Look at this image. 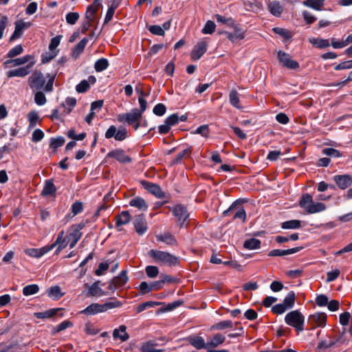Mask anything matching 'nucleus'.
<instances>
[{"label": "nucleus", "mask_w": 352, "mask_h": 352, "mask_svg": "<svg viewBox=\"0 0 352 352\" xmlns=\"http://www.w3.org/2000/svg\"><path fill=\"white\" fill-rule=\"evenodd\" d=\"M107 157L115 158L121 163H129L131 162V157L126 155L124 151L122 149H116L110 151L108 153Z\"/></svg>", "instance_id": "17"}, {"label": "nucleus", "mask_w": 352, "mask_h": 352, "mask_svg": "<svg viewBox=\"0 0 352 352\" xmlns=\"http://www.w3.org/2000/svg\"><path fill=\"white\" fill-rule=\"evenodd\" d=\"M352 338V332L351 331H346L345 329L342 332L338 339H336V342L342 344H345L349 342Z\"/></svg>", "instance_id": "49"}, {"label": "nucleus", "mask_w": 352, "mask_h": 352, "mask_svg": "<svg viewBox=\"0 0 352 352\" xmlns=\"http://www.w3.org/2000/svg\"><path fill=\"white\" fill-rule=\"evenodd\" d=\"M208 44L205 41H200L195 45L191 54L190 58L193 60L199 59L207 51Z\"/></svg>", "instance_id": "14"}, {"label": "nucleus", "mask_w": 352, "mask_h": 352, "mask_svg": "<svg viewBox=\"0 0 352 352\" xmlns=\"http://www.w3.org/2000/svg\"><path fill=\"white\" fill-rule=\"evenodd\" d=\"M216 25L212 21H208L204 28L202 29L203 34H212L215 30Z\"/></svg>", "instance_id": "63"}, {"label": "nucleus", "mask_w": 352, "mask_h": 352, "mask_svg": "<svg viewBox=\"0 0 352 352\" xmlns=\"http://www.w3.org/2000/svg\"><path fill=\"white\" fill-rule=\"evenodd\" d=\"M61 36H56L51 39L50 43L49 45V50L51 51L52 54L50 56H42V62L47 63L51 60L56 56V52H54L56 48L59 45L60 42Z\"/></svg>", "instance_id": "15"}, {"label": "nucleus", "mask_w": 352, "mask_h": 352, "mask_svg": "<svg viewBox=\"0 0 352 352\" xmlns=\"http://www.w3.org/2000/svg\"><path fill=\"white\" fill-rule=\"evenodd\" d=\"M54 76H52L45 84V78L39 71H35L28 78V84L33 91L43 90L51 92L53 90Z\"/></svg>", "instance_id": "1"}, {"label": "nucleus", "mask_w": 352, "mask_h": 352, "mask_svg": "<svg viewBox=\"0 0 352 352\" xmlns=\"http://www.w3.org/2000/svg\"><path fill=\"white\" fill-rule=\"evenodd\" d=\"M296 294L294 292H289L284 298L283 304L287 308V309L293 307L295 303Z\"/></svg>", "instance_id": "45"}, {"label": "nucleus", "mask_w": 352, "mask_h": 352, "mask_svg": "<svg viewBox=\"0 0 352 352\" xmlns=\"http://www.w3.org/2000/svg\"><path fill=\"white\" fill-rule=\"evenodd\" d=\"M122 305V303L120 301L113 298L111 301L102 304L104 312L109 309L120 307Z\"/></svg>", "instance_id": "54"}, {"label": "nucleus", "mask_w": 352, "mask_h": 352, "mask_svg": "<svg viewBox=\"0 0 352 352\" xmlns=\"http://www.w3.org/2000/svg\"><path fill=\"white\" fill-rule=\"evenodd\" d=\"M84 228L83 223L72 225L69 228V238L72 239L69 244V248H73L79 241L82 236L80 230Z\"/></svg>", "instance_id": "9"}, {"label": "nucleus", "mask_w": 352, "mask_h": 352, "mask_svg": "<svg viewBox=\"0 0 352 352\" xmlns=\"http://www.w3.org/2000/svg\"><path fill=\"white\" fill-rule=\"evenodd\" d=\"M300 227L301 221L297 219L285 221L281 225L283 229H298Z\"/></svg>", "instance_id": "46"}, {"label": "nucleus", "mask_w": 352, "mask_h": 352, "mask_svg": "<svg viewBox=\"0 0 352 352\" xmlns=\"http://www.w3.org/2000/svg\"><path fill=\"white\" fill-rule=\"evenodd\" d=\"M63 308H55L50 309L44 312H36L34 314V316L38 319L49 318L56 315L59 311H63Z\"/></svg>", "instance_id": "31"}, {"label": "nucleus", "mask_w": 352, "mask_h": 352, "mask_svg": "<svg viewBox=\"0 0 352 352\" xmlns=\"http://www.w3.org/2000/svg\"><path fill=\"white\" fill-rule=\"evenodd\" d=\"M100 1V0H95L92 4L89 5L87 7L86 13H85V19H88L94 21V15L99 9V6H100L99 1Z\"/></svg>", "instance_id": "30"}, {"label": "nucleus", "mask_w": 352, "mask_h": 352, "mask_svg": "<svg viewBox=\"0 0 352 352\" xmlns=\"http://www.w3.org/2000/svg\"><path fill=\"white\" fill-rule=\"evenodd\" d=\"M143 185L146 189L157 197L163 198L164 197V192L158 185L148 182H144Z\"/></svg>", "instance_id": "24"}, {"label": "nucleus", "mask_w": 352, "mask_h": 352, "mask_svg": "<svg viewBox=\"0 0 352 352\" xmlns=\"http://www.w3.org/2000/svg\"><path fill=\"white\" fill-rule=\"evenodd\" d=\"M30 127H34L36 126V122L38 120L39 116L36 111H30L28 115Z\"/></svg>", "instance_id": "62"}, {"label": "nucleus", "mask_w": 352, "mask_h": 352, "mask_svg": "<svg viewBox=\"0 0 352 352\" xmlns=\"http://www.w3.org/2000/svg\"><path fill=\"white\" fill-rule=\"evenodd\" d=\"M83 204L81 201H76L74 203H73L71 207L72 217L81 213L83 210Z\"/></svg>", "instance_id": "58"}, {"label": "nucleus", "mask_w": 352, "mask_h": 352, "mask_svg": "<svg viewBox=\"0 0 352 352\" xmlns=\"http://www.w3.org/2000/svg\"><path fill=\"white\" fill-rule=\"evenodd\" d=\"M35 91V94H34L35 102L39 106L45 104L47 102V99H46L45 94L42 91H41V90L40 91Z\"/></svg>", "instance_id": "60"}, {"label": "nucleus", "mask_w": 352, "mask_h": 352, "mask_svg": "<svg viewBox=\"0 0 352 352\" xmlns=\"http://www.w3.org/2000/svg\"><path fill=\"white\" fill-rule=\"evenodd\" d=\"M324 1L325 0H306L303 1V4L316 10H321L324 6Z\"/></svg>", "instance_id": "40"}, {"label": "nucleus", "mask_w": 352, "mask_h": 352, "mask_svg": "<svg viewBox=\"0 0 352 352\" xmlns=\"http://www.w3.org/2000/svg\"><path fill=\"white\" fill-rule=\"evenodd\" d=\"M327 314L324 312H317L309 316L308 322L311 328L323 327L327 324Z\"/></svg>", "instance_id": "8"}, {"label": "nucleus", "mask_w": 352, "mask_h": 352, "mask_svg": "<svg viewBox=\"0 0 352 352\" xmlns=\"http://www.w3.org/2000/svg\"><path fill=\"white\" fill-rule=\"evenodd\" d=\"M113 338L116 340L126 341L129 338V336L126 332V327L125 325H120L118 328L115 329L113 331Z\"/></svg>", "instance_id": "21"}, {"label": "nucleus", "mask_w": 352, "mask_h": 352, "mask_svg": "<svg viewBox=\"0 0 352 352\" xmlns=\"http://www.w3.org/2000/svg\"><path fill=\"white\" fill-rule=\"evenodd\" d=\"M30 67H31V65H27L26 67H19V68H17L15 69L8 71L7 72V76L8 78H12V77H14V76L24 77L30 73L29 69Z\"/></svg>", "instance_id": "27"}, {"label": "nucleus", "mask_w": 352, "mask_h": 352, "mask_svg": "<svg viewBox=\"0 0 352 352\" xmlns=\"http://www.w3.org/2000/svg\"><path fill=\"white\" fill-rule=\"evenodd\" d=\"M134 227L139 235L144 234L147 230V223L143 214H139L134 219Z\"/></svg>", "instance_id": "16"}, {"label": "nucleus", "mask_w": 352, "mask_h": 352, "mask_svg": "<svg viewBox=\"0 0 352 352\" xmlns=\"http://www.w3.org/2000/svg\"><path fill=\"white\" fill-rule=\"evenodd\" d=\"M189 342L195 348L198 350L206 349H208L207 342L200 336H194L189 338Z\"/></svg>", "instance_id": "33"}, {"label": "nucleus", "mask_w": 352, "mask_h": 352, "mask_svg": "<svg viewBox=\"0 0 352 352\" xmlns=\"http://www.w3.org/2000/svg\"><path fill=\"white\" fill-rule=\"evenodd\" d=\"M285 322L287 324L294 327L298 333L304 330L305 316L298 310L292 311L287 314Z\"/></svg>", "instance_id": "3"}, {"label": "nucleus", "mask_w": 352, "mask_h": 352, "mask_svg": "<svg viewBox=\"0 0 352 352\" xmlns=\"http://www.w3.org/2000/svg\"><path fill=\"white\" fill-rule=\"evenodd\" d=\"M131 214L129 211H122L119 215L116 216V226L120 227L123 225H126L129 223L131 221Z\"/></svg>", "instance_id": "28"}, {"label": "nucleus", "mask_w": 352, "mask_h": 352, "mask_svg": "<svg viewBox=\"0 0 352 352\" xmlns=\"http://www.w3.org/2000/svg\"><path fill=\"white\" fill-rule=\"evenodd\" d=\"M127 130L125 128L121 127L117 130L114 125H111L107 130L105 138L110 139L113 137L117 141H122L127 138Z\"/></svg>", "instance_id": "7"}, {"label": "nucleus", "mask_w": 352, "mask_h": 352, "mask_svg": "<svg viewBox=\"0 0 352 352\" xmlns=\"http://www.w3.org/2000/svg\"><path fill=\"white\" fill-rule=\"evenodd\" d=\"M268 10L275 16H280L283 12V6L278 1H272L268 3Z\"/></svg>", "instance_id": "29"}, {"label": "nucleus", "mask_w": 352, "mask_h": 352, "mask_svg": "<svg viewBox=\"0 0 352 352\" xmlns=\"http://www.w3.org/2000/svg\"><path fill=\"white\" fill-rule=\"evenodd\" d=\"M142 114H141V111H139L138 109H133L129 113L119 114L118 116V120L120 122H126L128 124H131L139 120H142Z\"/></svg>", "instance_id": "5"}, {"label": "nucleus", "mask_w": 352, "mask_h": 352, "mask_svg": "<svg viewBox=\"0 0 352 352\" xmlns=\"http://www.w3.org/2000/svg\"><path fill=\"white\" fill-rule=\"evenodd\" d=\"M96 81L94 76H89L87 80H82L76 87V90L78 93H85L90 87V85H94Z\"/></svg>", "instance_id": "20"}, {"label": "nucleus", "mask_w": 352, "mask_h": 352, "mask_svg": "<svg viewBox=\"0 0 352 352\" xmlns=\"http://www.w3.org/2000/svg\"><path fill=\"white\" fill-rule=\"evenodd\" d=\"M148 254L157 263L169 266H175L179 264V259L175 256L166 252L151 250Z\"/></svg>", "instance_id": "2"}, {"label": "nucleus", "mask_w": 352, "mask_h": 352, "mask_svg": "<svg viewBox=\"0 0 352 352\" xmlns=\"http://www.w3.org/2000/svg\"><path fill=\"white\" fill-rule=\"evenodd\" d=\"M145 272L148 277L153 278L157 276L159 269L157 266L148 265L146 267Z\"/></svg>", "instance_id": "61"}, {"label": "nucleus", "mask_w": 352, "mask_h": 352, "mask_svg": "<svg viewBox=\"0 0 352 352\" xmlns=\"http://www.w3.org/2000/svg\"><path fill=\"white\" fill-rule=\"evenodd\" d=\"M31 25L32 23L30 22H23L22 21H16L14 31L10 37V41H13L16 38L21 37L23 34V31L25 29L29 28Z\"/></svg>", "instance_id": "13"}, {"label": "nucleus", "mask_w": 352, "mask_h": 352, "mask_svg": "<svg viewBox=\"0 0 352 352\" xmlns=\"http://www.w3.org/2000/svg\"><path fill=\"white\" fill-rule=\"evenodd\" d=\"M278 59L283 67L287 69H297L300 67L299 63L297 61L293 60L289 54L283 51H278Z\"/></svg>", "instance_id": "6"}, {"label": "nucleus", "mask_w": 352, "mask_h": 352, "mask_svg": "<svg viewBox=\"0 0 352 352\" xmlns=\"http://www.w3.org/2000/svg\"><path fill=\"white\" fill-rule=\"evenodd\" d=\"M302 249V247H296L294 248H290L287 250H271L268 256H283L285 255L295 254Z\"/></svg>", "instance_id": "22"}, {"label": "nucleus", "mask_w": 352, "mask_h": 352, "mask_svg": "<svg viewBox=\"0 0 352 352\" xmlns=\"http://www.w3.org/2000/svg\"><path fill=\"white\" fill-rule=\"evenodd\" d=\"M334 181L341 189H346L352 184V177L348 175H336Z\"/></svg>", "instance_id": "19"}, {"label": "nucleus", "mask_w": 352, "mask_h": 352, "mask_svg": "<svg viewBox=\"0 0 352 352\" xmlns=\"http://www.w3.org/2000/svg\"><path fill=\"white\" fill-rule=\"evenodd\" d=\"M173 215L177 218V221L182 227L188 217V213L186 208L182 205L175 206L173 210Z\"/></svg>", "instance_id": "11"}, {"label": "nucleus", "mask_w": 352, "mask_h": 352, "mask_svg": "<svg viewBox=\"0 0 352 352\" xmlns=\"http://www.w3.org/2000/svg\"><path fill=\"white\" fill-rule=\"evenodd\" d=\"M83 330L87 335L89 336L96 335L99 332V329L96 325L90 322L85 323Z\"/></svg>", "instance_id": "50"}, {"label": "nucleus", "mask_w": 352, "mask_h": 352, "mask_svg": "<svg viewBox=\"0 0 352 352\" xmlns=\"http://www.w3.org/2000/svg\"><path fill=\"white\" fill-rule=\"evenodd\" d=\"M226 340L225 336L221 333H216L212 337L210 338L207 341L208 350L217 347L219 344H222Z\"/></svg>", "instance_id": "25"}, {"label": "nucleus", "mask_w": 352, "mask_h": 352, "mask_svg": "<svg viewBox=\"0 0 352 352\" xmlns=\"http://www.w3.org/2000/svg\"><path fill=\"white\" fill-rule=\"evenodd\" d=\"M350 43H352V34L349 35L346 37V38L342 41H336L335 38H332L331 43L330 45H331V46L334 49H340V48L346 47V45H348Z\"/></svg>", "instance_id": "37"}, {"label": "nucleus", "mask_w": 352, "mask_h": 352, "mask_svg": "<svg viewBox=\"0 0 352 352\" xmlns=\"http://www.w3.org/2000/svg\"><path fill=\"white\" fill-rule=\"evenodd\" d=\"M160 304H161V302H159L147 301V302H143V303L139 305L137 308V311L138 313H140V312L146 310L148 308L154 307Z\"/></svg>", "instance_id": "59"}, {"label": "nucleus", "mask_w": 352, "mask_h": 352, "mask_svg": "<svg viewBox=\"0 0 352 352\" xmlns=\"http://www.w3.org/2000/svg\"><path fill=\"white\" fill-rule=\"evenodd\" d=\"M326 209V206L324 204L318 202L314 203L313 201L311 206L309 208L307 213L313 214L319 212H322Z\"/></svg>", "instance_id": "51"}, {"label": "nucleus", "mask_w": 352, "mask_h": 352, "mask_svg": "<svg viewBox=\"0 0 352 352\" xmlns=\"http://www.w3.org/2000/svg\"><path fill=\"white\" fill-rule=\"evenodd\" d=\"M229 100L230 104L235 108L241 109H242L240 104V99L239 97V93L236 90H232L229 94Z\"/></svg>", "instance_id": "39"}, {"label": "nucleus", "mask_w": 352, "mask_h": 352, "mask_svg": "<svg viewBox=\"0 0 352 352\" xmlns=\"http://www.w3.org/2000/svg\"><path fill=\"white\" fill-rule=\"evenodd\" d=\"M233 323L230 320L220 321L211 327L212 330H222L228 328H232Z\"/></svg>", "instance_id": "47"}, {"label": "nucleus", "mask_w": 352, "mask_h": 352, "mask_svg": "<svg viewBox=\"0 0 352 352\" xmlns=\"http://www.w3.org/2000/svg\"><path fill=\"white\" fill-rule=\"evenodd\" d=\"M192 152V148L188 147L186 149L183 150L182 152L178 153L176 157L173 159V164H178L180 163L183 158L186 157H188Z\"/></svg>", "instance_id": "52"}, {"label": "nucleus", "mask_w": 352, "mask_h": 352, "mask_svg": "<svg viewBox=\"0 0 352 352\" xmlns=\"http://www.w3.org/2000/svg\"><path fill=\"white\" fill-rule=\"evenodd\" d=\"M46 293L50 298L54 300H58L64 295V293L61 292L60 287L58 285L50 287Z\"/></svg>", "instance_id": "36"}, {"label": "nucleus", "mask_w": 352, "mask_h": 352, "mask_svg": "<svg viewBox=\"0 0 352 352\" xmlns=\"http://www.w3.org/2000/svg\"><path fill=\"white\" fill-rule=\"evenodd\" d=\"M244 5L248 8V9L254 12H258L260 11L263 10V6L262 3L256 0H254L252 2L247 1L245 3Z\"/></svg>", "instance_id": "43"}, {"label": "nucleus", "mask_w": 352, "mask_h": 352, "mask_svg": "<svg viewBox=\"0 0 352 352\" xmlns=\"http://www.w3.org/2000/svg\"><path fill=\"white\" fill-rule=\"evenodd\" d=\"M126 271L122 270L120 273L113 278L109 284V289L114 292L117 288L124 286L128 281Z\"/></svg>", "instance_id": "10"}, {"label": "nucleus", "mask_w": 352, "mask_h": 352, "mask_svg": "<svg viewBox=\"0 0 352 352\" xmlns=\"http://www.w3.org/2000/svg\"><path fill=\"white\" fill-rule=\"evenodd\" d=\"M109 65L107 58H101L97 60L94 64V69L97 72H101L105 70Z\"/></svg>", "instance_id": "42"}, {"label": "nucleus", "mask_w": 352, "mask_h": 352, "mask_svg": "<svg viewBox=\"0 0 352 352\" xmlns=\"http://www.w3.org/2000/svg\"><path fill=\"white\" fill-rule=\"evenodd\" d=\"M232 28H234V32L232 33L226 31H219V34H224L232 42H234L236 40H242L245 38V32L241 28L237 25H234Z\"/></svg>", "instance_id": "12"}, {"label": "nucleus", "mask_w": 352, "mask_h": 352, "mask_svg": "<svg viewBox=\"0 0 352 352\" xmlns=\"http://www.w3.org/2000/svg\"><path fill=\"white\" fill-rule=\"evenodd\" d=\"M234 212L233 219H241L243 222L245 221L246 212L243 206H241L238 200L234 201L228 209L226 210L223 212V215L226 217L230 213Z\"/></svg>", "instance_id": "4"}, {"label": "nucleus", "mask_w": 352, "mask_h": 352, "mask_svg": "<svg viewBox=\"0 0 352 352\" xmlns=\"http://www.w3.org/2000/svg\"><path fill=\"white\" fill-rule=\"evenodd\" d=\"M310 43L318 48H325L330 46V43L328 39L313 38L310 39Z\"/></svg>", "instance_id": "55"}, {"label": "nucleus", "mask_w": 352, "mask_h": 352, "mask_svg": "<svg viewBox=\"0 0 352 352\" xmlns=\"http://www.w3.org/2000/svg\"><path fill=\"white\" fill-rule=\"evenodd\" d=\"M88 41V38L85 37L80 42H78V43L72 50V54L74 58H77L80 56V54L83 52Z\"/></svg>", "instance_id": "34"}, {"label": "nucleus", "mask_w": 352, "mask_h": 352, "mask_svg": "<svg viewBox=\"0 0 352 352\" xmlns=\"http://www.w3.org/2000/svg\"><path fill=\"white\" fill-rule=\"evenodd\" d=\"M56 188L52 180H46L41 192V195L46 197L56 193Z\"/></svg>", "instance_id": "32"}, {"label": "nucleus", "mask_w": 352, "mask_h": 352, "mask_svg": "<svg viewBox=\"0 0 352 352\" xmlns=\"http://www.w3.org/2000/svg\"><path fill=\"white\" fill-rule=\"evenodd\" d=\"M215 19L218 23L226 24L229 27H234L235 25L234 20L231 17L226 18L222 15L216 14Z\"/></svg>", "instance_id": "56"}, {"label": "nucleus", "mask_w": 352, "mask_h": 352, "mask_svg": "<svg viewBox=\"0 0 352 352\" xmlns=\"http://www.w3.org/2000/svg\"><path fill=\"white\" fill-rule=\"evenodd\" d=\"M39 291V286L37 284H32L25 286L23 288V294L25 296L36 294Z\"/></svg>", "instance_id": "44"}, {"label": "nucleus", "mask_w": 352, "mask_h": 352, "mask_svg": "<svg viewBox=\"0 0 352 352\" xmlns=\"http://www.w3.org/2000/svg\"><path fill=\"white\" fill-rule=\"evenodd\" d=\"M155 346L156 344L153 341L146 342L141 347L142 352H162L161 349H156Z\"/></svg>", "instance_id": "48"}, {"label": "nucleus", "mask_w": 352, "mask_h": 352, "mask_svg": "<svg viewBox=\"0 0 352 352\" xmlns=\"http://www.w3.org/2000/svg\"><path fill=\"white\" fill-rule=\"evenodd\" d=\"M243 247L248 250H256L261 247V241L255 238L247 239L243 243Z\"/></svg>", "instance_id": "38"}, {"label": "nucleus", "mask_w": 352, "mask_h": 352, "mask_svg": "<svg viewBox=\"0 0 352 352\" xmlns=\"http://www.w3.org/2000/svg\"><path fill=\"white\" fill-rule=\"evenodd\" d=\"M156 239L159 242H163L168 245L175 246L177 245L175 237L168 232L156 235Z\"/></svg>", "instance_id": "18"}, {"label": "nucleus", "mask_w": 352, "mask_h": 352, "mask_svg": "<svg viewBox=\"0 0 352 352\" xmlns=\"http://www.w3.org/2000/svg\"><path fill=\"white\" fill-rule=\"evenodd\" d=\"M98 283V281L95 282L89 287L88 295L89 296H101L102 294Z\"/></svg>", "instance_id": "53"}, {"label": "nucleus", "mask_w": 352, "mask_h": 352, "mask_svg": "<svg viewBox=\"0 0 352 352\" xmlns=\"http://www.w3.org/2000/svg\"><path fill=\"white\" fill-rule=\"evenodd\" d=\"M129 205L142 210H146L148 208V205L145 200L140 197H136L131 199Z\"/></svg>", "instance_id": "35"}, {"label": "nucleus", "mask_w": 352, "mask_h": 352, "mask_svg": "<svg viewBox=\"0 0 352 352\" xmlns=\"http://www.w3.org/2000/svg\"><path fill=\"white\" fill-rule=\"evenodd\" d=\"M50 251V248H49L47 245L41 248H28L25 250V252L27 255L34 258L41 257Z\"/></svg>", "instance_id": "23"}, {"label": "nucleus", "mask_w": 352, "mask_h": 352, "mask_svg": "<svg viewBox=\"0 0 352 352\" xmlns=\"http://www.w3.org/2000/svg\"><path fill=\"white\" fill-rule=\"evenodd\" d=\"M80 16L78 12H69L65 16L66 21L68 24L74 25L78 20Z\"/></svg>", "instance_id": "64"}, {"label": "nucleus", "mask_w": 352, "mask_h": 352, "mask_svg": "<svg viewBox=\"0 0 352 352\" xmlns=\"http://www.w3.org/2000/svg\"><path fill=\"white\" fill-rule=\"evenodd\" d=\"M336 341L335 338H331L328 340H325L320 342L318 345V349L320 350L327 349L329 347L331 348L334 344H336Z\"/></svg>", "instance_id": "57"}, {"label": "nucleus", "mask_w": 352, "mask_h": 352, "mask_svg": "<svg viewBox=\"0 0 352 352\" xmlns=\"http://www.w3.org/2000/svg\"><path fill=\"white\" fill-rule=\"evenodd\" d=\"M313 199L311 195L305 194L302 196L301 199L299 202V206L306 210L307 212H308L309 208L311 206L313 203Z\"/></svg>", "instance_id": "41"}, {"label": "nucleus", "mask_w": 352, "mask_h": 352, "mask_svg": "<svg viewBox=\"0 0 352 352\" xmlns=\"http://www.w3.org/2000/svg\"><path fill=\"white\" fill-rule=\"evenodd\" d=\"M104 312L102 304L92 303L80 311V314L85 315H95L98 313Z\"/></svg>", "instance_id": "26"}]
</instances>
